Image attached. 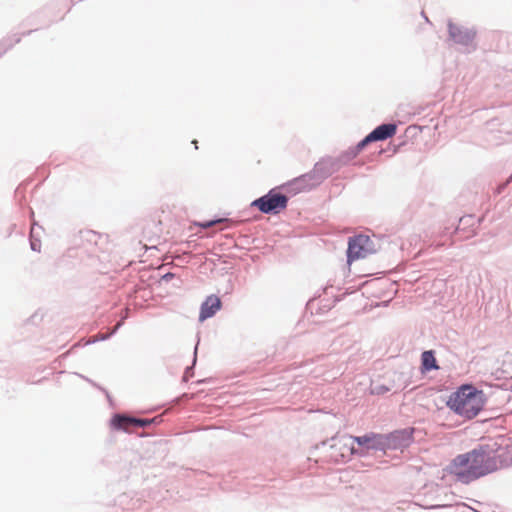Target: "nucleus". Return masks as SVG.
Returning <instances> with one entry per match:
<instances>
[{"label":"nucleus","instance_id":"9","mask_svg":"<svg viewBox=\"0 0 512 512\" xmlns=\"http://www.w3.org/2000/svg\"><path fill=\"white\" fill-rule=\"evenodd\" d=\"M449 34L456 43L460 44H469L475 37V32L454 23H449Z\"/></svg>","mask_w":512,"mask_h":512},{"label":"nucleus","instance_id":"11","mask_svg":"<svg viewBox=\"0 0 512 512\" xmlns=\"http://www.w3.org/2000/svg\"><path fill=\"white\" fill-rule=\"evenodd\" d=\"M422 361V370L423 371H430V370H437L439 369V366L437 365L436 358L434 356L433 351H424L421 356Z\"/></svg>","mask_w":512,"mask_h":512},{"label":"nucleus","instance_id":"2","mask_svg":"<svg viewBox=\"0 0 512 512\" xmlns=\"http://www.w3.org/2000/svg\"><path fill=\"white\" fill-rule=\"evenodd\" d=\"M487 456L483 452L472 451L457 456L449 469L460 481L468 483L488 472L486 466Z\"/></svg>","mask_w":512,"mask_h":512},{"label":"nucleus","instance_id":"8","mask_svg":"<svg viewBox=\"0 0 512 512\" xmlns=\"http://www.w3.org/2000/svg\"><path fill=\"white\" fill-rule=\"evenodd\" d=\"M221 300L216 295L208 296L201 305L199 321L203 322L212 317L221 308Z\"/></svg>","mask_w":512,"mask_h":512},{"label":"nucleus","instance_id":"3","mask_svg":"<svg viewBox=\"0 0 512 512\" xmlns=\"http://www.w3.org/2000/svg\"><path fill=\"white\" fill-rule=\"evenodd\" d=\"M288 204V197L274 190L254 200L251 206L258 208L262 213L277 214L284 210Z\"/></svg>","mask_w":512,"mask_h":512},{"label":"nucleus","instance_id":"10","mask_svg":"<svg viewBox=\"0 0 512 512\" xmlns=\"http://www.w3.org/2000/svg\"><path fill=\"white\" fill-rule=\"evenodd\" d=\"M349 441L358 445L356 449L358 454H364L370 449H375L378 445L377 436L375 434L364 435L360 437L349 436Z\"/></svg>","mask_w":512,"mask_h":512},{"label":"nucleus","instance_id":"1","mask_svg":"<svg viewBox=\"0 0 512 512\" xmlns=\"http://www.w3.org/2000/svg\"><path fill=\"white\" fill-rule=\"evenodd\" d=\"M486 397L472 385H462L449 396L447 406L465 419L476 417L483 409Z\"/></svg>","mask_w":512,"mask_h":512},{"label":"nucleus","instance_id":"7","mask_svg":"<svg viewBox=\"0 0 512 512\" xmlns=\"http://www.w3.org/2000/svg\"><path fill=\"white\" fill-rule=\"evenodd\" d=\"M331 450V456L336 461H345L349 459L353 454L358 452L353 442L349 441V437L337 440L331 446Z\"/></svg>","mask_w":512,"mask_h":512},{"label":"nucleus","instance_id":"6","mask_svg":"<svg viewBox=\"0 0 512 512\" xmlns=\"http://www.w3.org/2000/svg\"><path fill=\"white\" fill-rule=\"evenodd\" d=\"M151 420L137 419L124 415H116L113 417L111 423L115 429L123 430L128 433L134 432L138 428L145 427L151 424Z\"/></svg>","mask_w":512,"mask_h":512},{"label":"nucleus","instance_id":"5","mask_svg":"<svg viewBox=\"0 0 512 512\" xmlns=\"http://www.w3.org/2000/svg\"><path fill=\"white\" fill-rule=\"evenodd\" d=\"M396 131L397 126L395 124H382L378 126L357 144V151H361L370 142L386 140L393 137Z\"/></svg>","mask_w":512,"mask_h":512},{"label":"nucleus","instance_id":"4","mask_svg":"<svg viewBox=\"0 0 512 512\" xmlns=\"http://www.w3.org/2000/svg\"><path fill=\"white\" fill-rule=\"evenodd\" d=\"M371 239L366 235H358L351 238L348 244V261H354L366 257L372 252Z\"/></svg>","mask_w":512,"mask_h":512},{"label":"nucleus","instance_id":"12","mask_svg":"<svg viewBox=\"0 0 512 512\" xmlns=\"http://www.w3.org/2000/svg\"><path fill=\"white\" fill-rule=\"evenodd\" d=\"M227 219H217V220H211L203 223H199V226L202 228H210L216 224L227 222Z\"/></svg>","mask_w":512,"mask_h":512}]
</instances>
